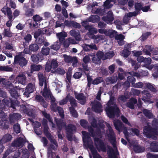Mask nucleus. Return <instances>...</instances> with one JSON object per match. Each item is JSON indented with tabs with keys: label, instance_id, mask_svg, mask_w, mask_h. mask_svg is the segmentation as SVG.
<instances>
[{
	"label": "nucleus",
	"instance_id": "1",
	"mask_svg": "<svg viewBox=\"0 0 158 158\" xmlns=\"http://www.w3.org/2000/svg\"><path fill=\"white\" fill-rule=\"evenodd\" d=\"M143 134L147 138H152L155 140L157 139V137L156 135L158 136V131H156V129L150 126L144 127L143 129Z\"/></svg>",
	"mask_w": 158,
	"mask_h": 158
},
{
	"label": "nucleus",
	"instance_id": "2",
	"mask_svg": "<svg viewBox=\"0 0 158 158\" xmlns=\"http://www.w3.org/2000/svg\"><path fill=\"white\" fill-rule=\"evenodd\" d=\"M48 121L47 119L43 118L42 122V123L44 127V134L47 138L50 140L51 142L54 145H56V146H58V143L56 141L55 139H53L52 138V137L51 133L48 131L49 129L48 125Z\"/></svg>",
	"mask_w": 158,
	"mask_h": 158
},
{
	"label": "nucleus",
	"instance_id": "3",
	"mask_svg": "<svg viewBox=\"0 0 158 158\" xmlns=\"http://www.w3.org/2000/svg\"><path fill=\"white\" fill-rule=\"evenodd\" d=\"M106 111L107 116L110 118H114L115 115L118 114L120 112L119 109L116 104L112 107L106 108Z\"/></svg>",
	"mask_w": 158,
	"mask_h": 158
},
{
	"label": "nucleus",
	"instance_id": "4",
	"mask_svg": "<svg viewBox=\"0 0 158 158\" xmlns=\"http://www.w3.org/2000/svg\"><path fill=\"white\" fill-rule=\"evenodd\" d=\"M94 145L98 152L101 151L106 152V144L102 140L98 137H95L94 139Z\"/></svg>",
	"mask_w": 158,
	"mask_h": 158
},
{
	"label": "nucleus",
	"instance_id": "5",
	"mask_svg": "<svg viewBox=\"0 0 158 158\" xmlns=\"http://www.w3.org/2000/svg\"><path fill=\"white\" fill-rule=\"evenodd\" d=\"M0 110V118L2 120L1 125L2 129H7L9 127V122L8 120L7 116L3 110Z\"/></svg>",
	"mask_w": 158,
	"mask_h": 158
},
{
	"label": "nucleus",
	"instance_id": "6",
	"mask_svg": "<svg viewBox=\"0 0 158 158\" xmlns=\"http://www.w3.org/2000/svg\"><path fill=\"white\" fill-rule=\"evenodd\" d=\"M14 63L19 64L21 67L26 66L27 63V60L21 54L16 55L15 56Z\"/></svg>",
	"mask_w": 158,
	"mask_h": 158
},
{
	"label": "nucleus",
	"instance_id": "7",
	"mask_svg": "<svg viewBox=\"0 0 158 158\" xmlns=\"http://www.w3.org/2000/svg\"><path fill=\"white\" fill-rule=\"evenodd\" d=\"M81 133L83 135V141L89 148L93 147V142L89 136V134L85 131H82Z\"/></svg>",
	"mask_w": 158,
	"mask_h": 158
},
{
	"label": "nucleus",
	"instance_id": "8",
	"mask_svg": "<svg viewBox=\"0 0 158 158\" xmlns=\"http://www.w3.org/2000/svg\"><path fill=\"white\" fill-rule=\"evenodd\" d=\"M66 128L67 137L69 140L71 141L73 134V132L76 130V127L73 125L69 124Z\"/></svg>",
	"mask_w": 158,
	"mask_h": 158
},
{
	"label": "nucleus",
	"instance_id": "9",
	"mask_svg": "<svg viewBox=\"0 0 158 158\" xmlns=\"http://www.w3.org/2000/svg\"><path fill=\"white\" fill-rule=\"evenodd\" d=\"M34 91V86L33 84L30 83L28 84L25 90H23L24 97L28 98L29 97L30 94L33 93Z\"/></svg>",
	"mask_w": 158,
	"mask_h": 158
},
{
	"label": "nucleus",
	"instance_id": "10",
	"mask_svg": "<svg viewBox=\"0 0 158 158\" xmlns=\"http://www.w3.org/2000/svg\"><path fill=\"white\" fill-rule=\"evenodd\" d=\"M109 133L108 135V139L114 148L116 146V137L113 130L111 128L109 129Z\"/></svg>",
	"mask_w": 158,
	"mask_h": 158
},
{
	"label": "nucleus",
	"instance_id": "11",
	"mask_svg": "<svg viewBox=\"0 0 158 158\" xmlns=\"http://www.w3.org/2000/svg\"><path fill=\"white\" fill-rule=\"evenodd\" d=\"M82 26L84 27L85 30L88 31L89 32L90 35L96 34L97 32V29L96 28L92 27L87 22L83 21L82 23Z\"/></svg>",
	"mask_w": 158,
	"mask_h": 158
},
{
	"label": "nucleus",
	"instance_id": "12",
	"mask_svg": "<svg viewBox=\"0 0 158 158\" xmlns=\"http://www.w3.org/2000/svg\"><path fill=\"white\" fill-rule=\"evenodd\" d=\"M83 63L82 64V66L83 68H79L80 70L81 71H84V72L85 71H89L87 64L90 61L89 56L88 55H85L84 57L83 60Z\"/></svg>",
	"mask_w": 158,
	"mask_h": 158
},
{
	"label": "nucleus",
	"instance_id": "13",
	"mask_svg": "<svg viewBox=\"0 0 158 158\" xmlns=\"http://www.w3.org/2000/svg\"><path fill=\"white\" fill-rule=\"evenodd\" d=\"M25 143V141L23 138L19 137L17 139L15 140L12 143V147H18L20 148H22Z\"/></svg>",
	"mask_w": 158,
	"mask_h": 158
},
{
	"label": "nucleus",
	"instance_id": "14",
	"mask_svg": "<svg viewBox=\"0 0 158 158\" xmlns=\"http://www.w3.org/2000/svg\"><path fill=\"white\" fill-rule=\"evenodd\" d=\"M74 95L75 98L78 101H80L79 103L82 105H84L86 102V97L83 93H78L77 92H74Z\"/></svg>",
	"mask_w": 158,
	"mask_h": 158
},
{
	"label": "nucleus",
	"instance_id": "15",
	"mask_svg": "<svg viewBox=\"0 0 158 158\" xmlns=\"http://www.w3.org/2000/svg\"><path fill=\"white\" fill-rule=\"evenodd\" d=\"M44 59L43 56L41 52H38L36 54H33L31 56V60L34 63L38 64L40 61H41Z\"/></svg>",
	"mask_w": 158,
	"mask_h": 158
},
{
	"label": "nucleus",
	"instance_id": "16",
	"mask_svg": "<svg viewBox=\"0 0 158 158\" xmlns=\"http://www.w3.org/2000/svg\"><path fill=\"white\" fill-rule=\"evenodd\" d=\"M102 107L101 103L98 101L93 103L92 108L94 111L96 113H100L102 112Z\"/></svg>",
	"mask_w": 158,
	"mask_h": 158
},
{
	"label": "nucleus",
	"instance_id": "17",
	"mask_svg": "<svg viewBox=\"0 0 158 158\" xmlns=\"http://www.w3.org/2000/svg\"><path fill=\"white\" fill-rule=\"evenodd\" d=\"M131 48V44H127L124 46V49L121 52V55L124 57L127 58L131 54L130 51Z\"/></svg>",
	"mask_w": 158,
	"mask_h": 158
},
{
	"label": "nucleus",
	"instance_id": "18",
	"mask_svg": "<svg viewBox=\"0 0 158 158\" xmlns=\"http://www.w3.org/2000/svg\"><path fill=\"white\" fill-rule=\"evenodd\" d=\"M21 117V114L17 113L11 114L9 115L10 123L11 124L19 120Z\"/></svg>",
	"mask_w": 158,
	"mask_h": 158
},
{
	"label": "nucleus",
	"instance_id": "19",
	"mask_svg": "<svg viewBox=\"0 0 158 158\" xmlns=\"http://www.w3.org/2000/svg\"><path fill=\"white\" fill-rule=\"evenodd\" d=\"M25 15L27 17H31L33 16L34 12L33 9L30 8L29 6H26L24 7Z\"/></svg>",
	"mask_w": 158,
	"mask_h": 158
},
{
	"label": "nucleus",
	"instance_id": "20",
	"mask_svg": "<svg viewBox=\"0 0 158 158\" xmlns=\"http://www.w3.org/2000/svg\"><path fill=\"white\" fill-rule=\"evenodd\" d=\"M0 84L6 88H8L12 86V84L9 81L7 80L5 78H2L0 76Z\"/></svg>",
	"mask_w": 158,
	"mask_h": 158
},
{
	"label": "nucleus",
	"instance_id": "21",
	"mask_svg": "<svg viewBox=\"0 0 158 158\" xmlns=\"http://www.w3.org/2000/svg\"><path fill=\"white\" fill-rule=\"evenodd\" d=\"M39 81V85L40 86H42L44 82L45 86H46L47 83L45 79V77L44 76L42 72H39L38 74Z\"/></svg>",
	"mask_w": 158,
	"mask_h": 158
},
{
	"label": "nucleus",
	"instance_id": "22",
	"mask_svg": "<svg viewBox=\"0 0 158 158\" xmlns=\"http://www.w3.org/2000/svg\"><path fill=\"white\" fill-rule=\"evenodd\" d=\"M70 33L71 35L74 37L76 40L80 41L81 40V38L80 35V31L78 30H71L70 31Z\"/></svg>",
	"mask_w": 158,
	"mask_h": 158
},
{
	"label": "nucleus",
	"instance_id": "23",
	"mask_svg": "<svg viewBox=\"0 0 158 158\" xmlns=\"http://www.w3.org/2000/svg\"><path fill=\"white\" fill-rule=\"evenodd\" d=\"M18 84L20 83L23 85H25L26 83L27 78L24 74L19 73L17 76Z\"/></svg>",
	"mask_w": 158,
	"mask_h": 158
},
{
	"label": "nucleus",
	"instance_id": "24",
	"mask_svg": "<svg viewBox=\"0 0 158 158\" xmlns=\"http://www.w3.org/2000/svg\"><path fill=\"white\" fill-rule=\"evenodd\" d=\"M137 103V100L136 99L134 98H131L130 99L129 101L127 102L126 105L127 107L131 109H133L135 108V105Z\"/></svg>",
	"mask_w": 158,
	"mask_h": 158
},
{
	"label": "nucleus",
	"instance_id": "25",
	"mask_svg": "<svg viewBox=\"0 0 158 158\" xmlns=\"http://www.w3.org/2000/svg\"><path fill=\"white\" fill-rule=\"evenodd\" d=\"M114 124L115 129L119 132H120L123 128L125 126L121 121L117 120L114 122Z\"/></svg>",
	"mask_w": 158,
	"mask_h": 158
},
{
	"label": "nucleus",
	"instance_id": "26",
	"mask_svg": "<svg viewBox=\"0 0 158 158\" xmlns=\"http://www.w3.org/2000/svg\"><path fill=\"white\" fill-rule=\"evenodd\" d=\"M83 49L85 51L88 52L90 49L97 50L98 48L95 44H92L90 45L85 44L83 47Z\"/></svg>",
	"mask_w": 158,
	"mask_h": 158
},
{
	"label": "nucleus",
	"instance_id": "27",
	"mask_svg": "<svg viewBox=\"0 0 158 158\" xmlns=\"http://www.w3.org/2000/svg\"><path fill=\"white\" fill-rule=\"evenodd\" d=\"M150 148L151 152H158V142L155 141L152 142L150 144Z\"/></svg>",
	"mask_w": 158,
	"mask_h": 158
},
{
	"label": "nucleus",
	"instance_id": "28",
	"mask_svg": "<svg viewBox=\"0 0 158 158\" xmlns=\"http://www.w3.org/2000/svg\"><path fill=\"white\" fill-rule=\"evenodd\" d=\"M56 35L61 43H63L65 40L64 38L67 36L66 33L64 31L57 33Z\"/></svg>",
	"mask_w": 158,
	"mask_h": 158
},
{
	"label": "nucleus",
	"instance_id": "29",
	"mask_svg": "<svg viewBox=\"0 0 158 158\" xmlns=\"http://www.w3.org/2000/svg\"><path fill=\"white\" fill-rule=\"evenodd\" d=\"M12 138V136L10 134H6L2 137L0 140V143H5L7 142L10 141Z\"/></svg>",
	"mask_w": 158,
	"mask_h": 158
},
{
	"label": "nucleus",
	"instance_id": "30",
	"mask_svg": "<svg viewBox=\"0 0 158 158\" xmlns=\"http://www.w3.org/2000/svg\"><path fill=\"white\" fill-rule=\"evenodd\" d=\"M55 120L56 122L57 128H62L65 127L66 124L63 120L60 119H58L55 118Z\"/></svg>",
	"mask_w": 158,
	"mask_h": 158
},
{
	"label": "nucleus",
	"instance_id": "31",
	"mask_svg": "<svg viewBox=\"0 0 158 158\" xmlns=\"http://www.w3.org/2000/svg\"><path fill=\"white\" fill-rule=\"evenodd\" d=\"M9 92L11 96L15 99L18 98L19 96L17 89L12 88L10 89Z\"/></svg>",
	"mask_w": 158,
	"mask_h": 158
},
{
	"label": "nucleus",
	"instance_id": "32",
	"mask_svg": "<svg viewBox=\"0 0 158 158\" xmlns=\"http://www.w3.org/2000/svg\"><path fill=\"white\" fill-rule=\"evenodd\" d=\"M133 150L136 153H138L143 152L145 150L143 147L138 145L135 144L133 145Z\"/></svg>",
	"mask_w": 158,
	"mask_h": 158
},
{
	"label": "nucleus",
	"instance_id": "33",
	"mask_svg": "<svg viewBox=\"0 0 158 158\" xmlns=\"http://www.w3.org/2000/svg\"><path fill=\"white\" fill-rule=\"evenodd\" d=\"M29 46L31 52H36L39 48V45L36 43L31 44Z\"/></svg>",
	"mask_w": 158,
	"mask_h": 158
},
{
	"label": "nucleus",
	"instance_id": "34",
	"mask_svg": "<svg viewBox=\"0 0 158 158\" xmlns=\"http://www.w3.org/2000/svg\"><path fill=\"white\" fill-rule=\"evenodd\" d=\"M109 151H107V154L109 158H115L116 156L112 148L108 146Z\"/></svg>",
	"mask_w": 158,
	"mask_h": 158
},
{
	"label": "nucleus",
	"instance_id": "35",
	"mask_svg": "<svg viewBox=\"0 0 158 158\" xmlns=\"http://www.w3.org/2000/svg\"><path fill=\"white\" fill-rule=\"evenodd\" d=\"M42 66L40 65L31 64V72L39 71Z\"/></svg>",
	"mask_w": 158,
	"mask_h": 158
},
{
	"label": "nucleus",
	"instance_id": "36",
	"mask_svg": "<svg viewBox=\"0 0 158 158\" xmlns=\"http://www.w3.org/2000/svg\"><path fill=\"white\" fill-rule=\"evenodd\" d=\"M131 61L132 66L134 67V70L136 71L140 67L141 63L138 62H136L135 60H134L132 59L131 60Z\"/></svg>",
	"mask_w": 158,
	"mask_h": 158
},
{
	"label": "nucleus",
	"instance_id": "37",
	"mask_svg": "<svg viewBox=\"0 0 158 158\" xmlns=\"http://www.w3.org/2000/svg\"><path fill=\"white\" fill-rule=\"evenodd\" d=\"M69 100L71 106L70 107H73L74 108L75 107L77 106V101L73 97L70 95Z\"/></svg>",
	"mask_w": 158,
	"mask_h": 158
},
{
	"label": "nucleus",
	"instance_id": "38",
	"mask_svg": "<svg viewBox=\"0 0 158 158\" xmlns=\"http://www.w3.org/2000/svg\"><path fill=\"white\" fill-rule=\"evenodd\" d=\"M143 112L144 115L149 118H152L153 116L152 113L149 110L144 109L143 110Z\"/></svg>",
	"mask_w": 158,
	"mask_h": 158
},
{
	"label": "nucleus",
	"instance_id": "39",
	"mask_svg": "<svg viewBox=\"0 0 158 158\" xmlns=\"http://www.w3.org/2000/svg\"><path fill=\"white\" fill-rule=\"evenodd\" d=\"M50 50V48L48 47H44L42 48L41 53L42 54V56L48 55L49 54Z\"/></svg>",
	"mask_w": 158,
	"mask_h": 158
},
{
	"label": "nucleus",
	"instance_id": "40",
	"mask_svg": "<svg viewBox=\"0 0 158 158\" xmlns=\"http://www.w3.org/2000/svg\"><path fill=\"white\" fill-rule=\"evenodd\" d=\"M2 35L4 37L10 38L13 36L12 33L10 30L6 29H4L3 32L2 33Z\"/></svg>",
	"mask_w": 158,
	"mask_h": 158
},
{
	"label": "nucleus",
	"instance_id": "41",
	"mask_svg": "<svg viewBox=\"0 0 158 158\" xmlns=\"http://www.w3.org/2000/svg\"><path fill=\"white\" fill-rule=\"evenodd\" d=\"M102 19L107 23L112 22L114 19L113 16L110 15H107L106 17H103Z\"/></svg>",
	"mask_w": 158,
	"mask_h": 158
},
{
	"label": "nucleus",
	"instance_id": "42",
	"mask_svg": "<svg viewBox=\"0 0 158 158\" xmlns=\"http://www.w3.org/2000/svg\"><path fill=\"white\" fill-rule=\"evenodd\" d=\"M85 74L87 76L88 82L87 86V87L90 88L91 84H93V80L92 77L91 76H90L89 74L88 73L87 74L85 73Z\"/></svg>",
	"mask_w": 158,
	"mask_h": 158
},
{
	"label": "nucleus",
	"instance_id": "43",
	"mask_svg": "<svg viewBox=\"0 0 158 158\" xmlns=\"http://www.w3.org/2000/svg\"><path fill=\"white\" fill-rule=\"evenodd\" d=\"M114 55V52L113 51H110L106 53L104 55V57L103 60H105L107 59H110Z\"/></svg>",
	"mask_w": 158,
	"mask_h": 158
},
{
	"label": "nucleus",
	"instance_id": "44",
	"mask_svg": "<svg viewBox=\"0 0 158 158\" xmlns=\"http://www.w3.org/2000/svg\"><path fill=\"white\" fill-rule=\"evenodd\" d=\"M69 110L70 114L73 117L77 118L78 117V113L74 108L69 107Z\"/></svg>",
	"mask_w": 158,
	"mask_h": 158
},
{
	"label": "nucleus",
	"instance_id": "45",
	"mask_svg": "<svg viewBox=\"0 0 158 158\" xmlns=\"http://www.w3.org/2000/svg\"><path fill=\"white\" fill-rule=\"evenodd\" d=\"M51 72L52 73H55L61 75H63L65 73V71L63 69L60 68H58L54 70H51Z\"/></svg>",
	"mask_w": 158,
	"mask_h": 158
},
{
	"label": "nucleus",
	"instance_id": "46",
	"mask_svg": "<svg viewBox=\"0 0 158 158\" xmlns=\"http://www.w3.org/2000/svg\"><path fill=\"white\" fill-rule=\"evenodd\" d=\"M103 81V79L102 77H98L95 78L93 81V84L98 85Z\"/></svg>",
	"mask_w": 158,
	"mask_h": 158
},
{
	"label": "nucleus",
	"instance_id": "47",
	"mask_svg": "<svg viewBox=\"0 0 158 158\" xmlns=\"http://www.w3.org/2000/svg\"><path fill=\"white\" fill-rule=\"evenodd\" d=\"M128 98V97L125 94L120 95L118 96V100L119 101H121L123 102H126Z\"/></svg>",
	"mask_w": 158,
	"mask_h": 158
},
{
	"label": "nucleus",
	"instance_id": "48",
	"mask_svg": "<svg viewBox=\"0 0 158 158\" xmlns=\"http://www.w3.org/2000/svg\"><path fill=\"white\" fill-rule=\"evenodd\" d=\"M121 131H123V133H124L125 136V137L126 138L127 140H129V133L127 131V128L124 126L123 127V128L122 130H121Z\"/></svg>",
	"mask_w": 158,
	"mask_h": 158
},
{
	"label": "nucleus",
	"instance_id": "49",
	"mask_svg": "<svg viewBox=\"0 0 158 158\" xmlns=\"http://www.w3.org/2000/svg\"><path fill=\"white\" fill-rule=\"evenodd\" d=\"M126 76H127L128 74L130 75L133 76H135L138 77H140V75L137 72L132 71L130 72H126L125 73Z\"/></svg>",
	"mask_w": 158,
	"mask_h": 158
},
{
	"label": "nucleus",
	"instance_id": "50",
	"mask_svg": "<svg viewBox=\"0 0 158 158\" xmlns=\"http://www.w3.org/2000/svg\"><path fill=\"white\" fill-rule=\"evenodd\" d=\"M12 71L11 68L3 65H0V71H5L7 72H10Z\"/></svg>",
	"mask_w": 158,
	"mask_h": 158
},
{
	"label": "nucleus",
	"instance_id": "51",
	"mask_svg": "<svg viewBox=\"0 0 158 158\" xmlns=\"http://www.w3.org/2000/svg\"><path fill=\"white\" fill-rule=\"evenodd\" d=\"M117 77H108L106 79V81L109 82L111 84H114L117 81Z\"/></svg>",
	"mask_w": 158,
	"mask_h": 158
},
{
	"label": "nucleus",
	"instance_id": "52",
	"mask_svg": "<svg viewBox=\"0 0 158 158\" xmlns=\"http://www.w3.org/2000/svg\"><path fill=\"white\" fill-rule=\"evenodd\" d=\"M50 64L52 69H55L58 66L57 61L56 60L53 59L52 60Z\"/></svg>",
	"mask_w": 158,
	"mask_h": 158
},
{
	"label": "nucleus",
	"instance_id": "53",
	"mask_svg": "<svg viewBox=\"0 0 158 158\" xmlns=\"http://www.w3.org/2000/svg\"><path fill=\"white\" fill-rule=\"evenodd\" d=\"M90 21L93 23H97L100 20V18L97 15H93L91 17H90Z\"/></svg>",
	"mask_w": 158,
	"mask_h": 158
},
{
	"label": "nucleus",
	"instance_id": "54",
	"mask_svg": "<svg viewBox=\"0 0 158 158\" xmlns=\"http://www.w3.org/2000/svg\"><path fill=\"white\" fill-rule=\"evenodd\" d=\"M127 80L130 82L133 86L135 82L136 79L133 76H130L127 77Z\"/></svg>",
	"mask_w": 158,
	"mask_h": 158
},
{
	"label": "nucleus",
	"instance_id": "55",
	"mask_svg": "<svg viewBox=\"0 0 158 158\" xmlns=\"http://www.w3.org/2000/svg\"><path fill=\"white\" fill-rule=\"evenodd\" d=\"M18 101L16 100H12L10 101V107H12L15 109V107L18 106Z\"/></svg>",
	"mask_w": 158,
	"mask_h": 158
},
{
	"label": "nucleus",
	"instance_id": "56",
	"mask_svg": "<svg viewBox=\"0 0 158 158\" xmlns=\"http://www.w3.org/2000/svg\"><path fill=\"white\" fill-rule=\"evenodd\" d=\"M70 95H68L65 98L60 102V105H64L66 104L69 100Z\"/></svg>",
	"mask_w": 158,
	"mask_h": 158
},
{
	"label": "nucleus",
	"instance_id": "57",
	"mask_svg": "<svg viewBox=\"0 0 158 158\" xmlns=\"http://www.w3.org/2000/svg\"><path fill=\"white\" fill-rule=\"evenodd\" d=\"M70 25L73 27L79 29L81 27V25L80 23L73 21H72L70 22Z\"/></svg>",
	"mask_w": 158,
	"mask_h": 158
},
{
	"label": "nucleus",
	"instance_id": "58",
	"mask_svg": "<svg viewBox=\"0 0 158 158\" xmlns=\"http://www.w3.org/2000/svg\"><path fill=\"white\" fill-rule=\"evenodd\" d=\"M13 129L17 133H19L20 132V128L19 124L18 123L15 124L13 126Z\"/></svg>",
	"mask_w": 158,
	"mask_h": 158
},
{
	"label": "nucleus",
	"instance_id": "59",
	"mask_svg": "<svg viewBox=\"0 0 158 158\" xmlns=\"http://www.w3.org/2000/svg\"><path fill=\"white\" fill-rule=\"evenodd\" d=\"M42 113L45 118L48 120L49 122H50L51 120H52L50 115L49 114H48L46 111H42Z\"/></svg>",
	"mask_w": 158,
	"mask_h": 158
},
{
	"label": "nucleus",
	"instance_id": "60",
	"mask_svg": "<svg viewBox=\"0 0 158 158\" xmlns=\"http://www.w3.org/2000/svg\"><path fill=\"white\" fill-rule=\"evenodd\" d=\"M152 125L153 127L156 129V131H158V119H154L152 122Z\"/></svg>",
	"mask_w": 158,
	"mask_h": 158
},
{
	"label": "nucleus",
	"instance_id": "61",
	"mask_svg": "<svg viewBox=\"0 0 158 158\" xmlns=\"http://www.w3.org/2000/svg\"><path fill=\"white\" fill-rule=\"evenodd\" d=\"M11 98H4L2 100V102L7 106L10 107V105L11 101Z\"/></svg>",
	"mask_w": 158,
	"mask_h": 158
},
{
	"label": "nucleus",
	"instance_id": "62",
	"mask_svg": "<svg viewBox=\"0 0 158 158\" xmlns=\"http://www.w3.org/2000/svg\"><path fill=\"white\" fill-rule=\"evenodd\" d=\"M58 42H57L51 45L50 46L51 48L55 50H58L60 47V44H58Z\"/></svg>",
	"mask_w": 158,
	"mask_h": 158
},
{
	"label": "nucleus",
	"instance_id": "63",
	"mask_svg": "<svg viewBox=\"0 0 158 158\" xmlns=\"http://www.w3.org/2000/svg\"><path fill=\"white\" fill-rule=\"evenodd\" d=\"M32 18L33 20L35 22H39L42 20V18L38 15H34Z\"/></svg>",
	"mask_w": 158,
	"mask_h": 158
},
{
	"label": "nucleus",
	"instance_id": "64",
	"mask_svg": "<svg viewBox=\"0 0 158 158\" xmlns=\"http://www.w3.org/2000/svg\"><path fill=\"white\" fill-rule=\"evenodd\" d=\"M52 68L50 62L47 61L45 64V70L46 72H49Z\"/></svg>",
	"mask_w": 158,
	"mask_h": 158
}]
</instances>
